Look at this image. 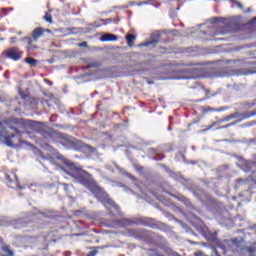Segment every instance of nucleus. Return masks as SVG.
Returning a JSON list of instances; mask_svg holds the SVG:
<instances>
[{"label":"nucleus","mask_w":256,"mask_h":256,"mask_svg":"<svg viewBox=\"0 0 256 256\" xmlns=\"http://www.w3.org/2000/svg\"><path fill=\"white\" fill-rule=\"evenodd\" d=\"M26 127L27 120L14 118L0 130V138L7 147H15L21 143V132L25 131Z\"/></svg>","instance_id":"f257e3e1"},{"label":"nucleus","mask_w":256,"mask_h":256,"mask_svg":"<svg viewBox=\"0 0 256 256\" xmlns=\"http://www.w3.org/2000/svg\"><path fill=\"white\" fill-rule=\"evenodd\" d=\"M64 165H66L69 171H71L69 172L64 169L65 174L73 177V179H76V181L80 183V185H83V187L91 189V187L95 185V181H93V176H91L89 172L82 170L81 168H77V166H75V163L71 162V160H65Z\"/></svg>","instance_id":"f03ea898"},{"label":"nucleus","mask_w":256,"mask_h":256,"mask_svg":"<svg viewBox=\"0 0 256 256\" xmlns=\"http://www.w3.org/2000/svg\"><path fill=\"white\" fill-rule=\"evenodd\" d=\"M91 191L96 199H98L105 209H107V211L114 209L117 211V213H119V205H117L113 199L109 198V195H107V193H105L100 187L93 185Z\"/></svg>","instance_id":"7ed1b4c3"},{"label":"nucleus","mask_w":256,"mask_h":256,"mask_svg":"<svg viewBox=\"0 0 256 256\" xmlns=\"http://www.w3.org/2000/svg\"><path fill=\"white\" fill-rule=\"evenodd\" d=\"M49 136L51 139H54V141H58L60 145H63L64 147H74L75 141H73V137L63 134L57 130H51L49 132Z\"/></svg>","instance_id":"20e7f679"},{"label":"nucleus","mask_w":256,"mask_h":256,"mask_svg":"<svg viewBox=\"0 0 256 256\" xmlns=\"http://www.w3.org/2000/svg\"><path fill=\"white\" fill-rule=\"evenodd\" d=\"M5 57H7V59H12V61H21L23 58V51L19 50L17 47H12L5 52Z\"/></svg>","instance_id":"39448f33"},{"label":"nucleus","mask_w":256,"mask_h":256,"mask_svg":"<svg viewBox=\"0 0 256 256\" xmlns=\"http://www.w3.org/2000/svg\"><path fill=\"white\" fill-rule=\"evenodd\" d=\"M5 179L6 183H8V187H19V178L15 172H7Z\"/></svg>","instance_id":"423d86ee"},{"label":"nucleus","mask_w":256,"mask_h":256,"mask_svg":"<svg viewBox=\"0 0 256 256\" xmlns=\"http://www.w3.org/2000/svg\"><path fill=\"white\" fill-rule=\"evenodd\" d=\"M137 225H144V227H150L151 229H157V224L155 220L151 218H139L137 220Z\"/></svg>","instance_id":"0eeeda50"},{"label":"nucleus","mask_w":256,"mask_h":256,"mask_svg":"<svg viewBox=\"0 0 256 256\" xmlns=\"http://www.w3.org/2000/svg\"><path fill=\"white\" fill-rule=\"evenodd\" d=\"M22 41H25L26 43V49L28 51H33L37 49V40L31 37H24Z\"/></svg>","instance_id":"6e6552de"},{"label":"nucleus","mask_w":256,"mask_h":256,"mask_svg":"<svg viewBox=\"0 0 256 256\" xmlns=\"http://www.w3.org/2000/svg\"><path fill=\"white\" fill-rule=\"evenodd\" d=\"M159 39H161V34L159 32H156L151 35V40L148 42H145L143 44V46L149 47V45H153L155 47V45H157V43H159Z\"/></svg>","instance_id":"1a4fd4ad"},{"label":"nucleus","mask_w":256,"mask_h":256,"mask_svg":"<svg viewBox=\"0 0 256 256\" xmlns=\"http://www.w3.org/2000/svg\"><path fill=\"white\" fill-rule=\"evenodd\" d=\"M43 33H45V29L37 27L32 31L31 38L35 39L36 41H39V39L43 37Z\"/></svg>","instance_id":"9d476101"},{"label":"nucleus","mask_w":256,"mask_h":256,"mask_svg":"<svg viewBox=\"0 0 256 256\" xmlns=\"http://www.w3.org/2000/svg\"><path fill=\"white\" fill-rule=\"evenodd\" d=\"M116 224L118 227H129L130 225H134L135 222L133 220L124 218V219L116 220Z\"/></svg>","instance_id":"9b49d317"},{"label":"nucleus","mask_w":256,"mask_h":256,"mask_svg":"<svg viewBox=\"0 0 256 256\" xmlns=\"http://www.w3.org/2000/svg\"><path fill=\"white\" fill-rule=\"evenodd\" d=\"M1 251L3 252V254L1 256H13V255H15L13 250H11V246L7 245V244L2 245Z\"/></svg>","instance_id":"f8f14e48"},{"label":"nucleus","mask_w":256,"mask_h":256,"mask_svg":"<svg viewBox=\"0 0 256 256\" xmlns=\"http://www.w3.org/2000/svg\"><path fill=\"white\" fill-rule=\"evenodd\" d=\"M128 233H130V235L135 239H143L145 230H129Z\"/></svg>","instance_id":"ddd939ff"},{"label":"nucleus","mask_w":256,"mask_h":256,"mask_svg":"<svg viewBox=\"0 0 256 256\" xmlns=\"http://www.w3.org/2000/svg\"><path fill=\"white\" fill-rule=\"evenodd\" d=\"M118 37L115 34L107 33L102 35L101 41L107 42V41H117Z\"/></svg>","instance_id":"4468645a"},{"label":"nucleus","mask_w":256,"mask_h":256,"mask_svg":"<svg viewBox=\"0 0 256 256\" xmlns=\"http://www.w3.org/2000/svg\"><path fill=\"white\" fill-rule=\"evenodd\" d=\"M126 42L128 47H133L134 43H135V39H137V36L134 34H128L125 36Z\"/></svg>","instance_id":"2eb2a0df"},{"label":"nucleus","mask_w":256,"mask_h":256,"mask_svg":"<svg viewBox=\"0 0 256 256\" xmlns=\"http://www.w3.org/2000/svg\"><path fill=\"white\" fill-rule=\"evenodd\" d=\"M25 63L31 65V67H37V59L35 58L27 57L25 58Z\"/></svg>","instance_id":"dca6fc26"},{"label":"nucleus","mask_w":256,"mask_h":256,"mask_svg":"<svg viewBox=\"0 0 256 256\" xmlns=\"http://www.w3.org/2000/svg\"><path fill=\"white\" fill-rule=\"evenodd\" d=\"M171 197H174V199H177L178 201H181L182 203H187L189 201V199H187V197L180 195V196H175L173 194H171Z\"/></svg>","instance_id":"f3484780"},{"label":"nucleus","mask_w":256,"mask_h":256,"mask_svg":"<svg viewBox=\"0 0 256 256\" xmlns=\"http://www.w3.org/2000/svg\"><path fill=\"white\" fill-rule=\"evenodd\" d=\"M101 67V62H91L88 64V69H97Z\"/></svg>","instance_id":"a211bd4d"},{"label":"nucleus","mask_w":256,"mask_h":256,"mask_svg":"<svg viewBox=\"0 0 256 256\" xmlns=\"http://www.w3.org/2000/svg\"><path fill=\"white\" fill-rule=\"evenodd\" d=\"M44 19L47 23H53V16L49 12L45 13Z\"/></svg>","instance_id":"6ab92c4d"},{"label":"nucleus","mask_w":256,"mask_h":256,"mask_svg":"<svg viewBox=\"0 0 256 256\" xmlns=\"http://www.w3.org/2000/svg\"><path fill=\"white\" fill-rule=\"evenodd\" d=\"M206 238L208 241H215V239H217V234L208 232V234H206Z\"/></svg>","instance_id":"aec40b11"},{"label":"nucleus","mask_w":256,"mask_h":256,"mask_svg":"<svg viewBox=\"0 0 256 256\" xmlns=\"http://www.w3.org/2000/svg\"><path fill=\"white\" fill-rule=\"evenodd\" d=\"M215 111H223V109H222V108H220V109H215V108H211V107H207V108L204 109V112H205V113H213V112H215Z\"/></svg>","instance_id":"412c9836"},{"label":"nucleus","mask_w":256,"mask_h":256,"mask_svg":"<svg viewBox=\"0 0 256 256\" xmlns=\"http://www.w3.org/2000/svg\"><path fill=\"white\" fill-rule=\"evenodd\" d=\"M231 3H234L238 9H243V4H241V2H239L237 0H233V1H231Z\"/></svg>","instance_id":"4be33fe9"},{"label":"nucleus","mask_w":256,"mask_h":256,"mask_svg":"<svg viewBox=\"0 0 256 256\" xmlns=\"http://www.w3.org/2000/svg\"><path fill=\"white\" fill-rule=\"evenodd\" d=\"M97 253H99V251H97V250H92V251H90V252L88 253L87 256H95V255H97Z\"/></svg>","instance_id":"5701e85b"},{"label":"nucleus","mask_w":256,"mask_h":256,"mask_svg":"<svg viewBox=\"0 0 256 256\" xmlns=\"http://www.w3.org/2000/svg\"><path fill=\"white\" fill-rule=\"evenodd\" d=\"M246 251H248V253H250V254L255 253V249H253V248H246Z\"/></svg>","instance_id":"b1692460"},{"label":"nucleus","mask_w":256,"mask_h":256,"mask_svg":"<svg viewBox=\"0 0 256 256\" xmlns=\"http://www.w3.org/2000/svg\"><path fill=\"white\" fill-rule=\"evenodd\" d=\"M248 167H250V169H251V167H256V163L255 162H249Z\"/></svg>","instance_id":"393cba45"},{"label":"nucleus","mask_w":256,"mask_h":256,"mask_svg":"<svg viewBox=\"0 0 256 256\" xmlns=\"http://www.w3.org/2000/svg\"><path fill=\"white\" fill-rule=\"evenodd\" d=\"M227 63H233L235 65V63H239V60H228Z\"/></svg>","instance_id":"a878e982"},{"label":"nucleus","mask_w":256,"mask_h":256,"mask_svg":"<svg viewBox=\"0 0 256 256\" xmlns=\"http://www.w3.org/2000/svg\"><path fill=\"white\" fill-rule=\"evenodd\" d=\"M195 256H203V252L202 251H197L194 253Z\"/></svg>","instance_id":"bb28decb"},{"label":"nucleus","mask_w":256,"mask_h":256,"mask_svg":"<svg viewBox=\"0 0 256 256\" xmlns=\"http://www.w3.org/2000/svg\"><path fill=\"white\" fill-rule=\"evenodd\" d=\"M81 236H83V233L72 234V237H81Z\"/></svg>","instance_id":"cd10ccee"},{"label":"nucleus","mask_w":256,"mask_h":256,"mask_svg":"<svg viewBox=\"0 0 256 256\" xmlns=\"http://www.w3.org/2000/svg\"><path fill=\"white\" fill-rule=\"evenodd\" d=\"M79 47H87V42H82L79 44Z\"/></svg>","instance_id":"c85d7f7f"},{"label":"nucleus","mask_w":256,"mask_h":256,"mask_svg":"<svg viewBox=\"0 0 256 256\" xmlns=\"http://www.w3.org/2000/svg\"><path fill=\"white\" fill-rule=\"evenodd\" d=\"M149 1L140 2L138 5L141 7V5H147Z\"/></svg>","instance_id":"c756f323"},{"label":"nucleus","mask_w":256,"mask_h":256,"mask_svg":"<svg viewBox=\"0 0 256 256\" xmlns=\"http://www.w3.org/2000/svg\"><path fill=\"white\" fill-rule=\"evenodd\" d=\"M249 65H256V61H251L248 63Z\"/></svg>","instance_id":"7c9ffc66"},{"label":"nucleus","mask_w":256,"mask_h":256,"mask_svg":"<svg viewBox=\"0 0 256 256\" xmlns=\"http://www.w3.org/2000/svg\"><path fill=\"white\" fill-rule=\"evenodd\" d=\"M192 76H183V79H191Z\"/></svg>","instance_id":"2f4dec72"},{"label":"nucleus","mask_w":256,"mask_h":256,"mask_svg":"<svg viewBox=\"0 0 256 256\" xmlns=\"http://www.w3.org/2000/svg\"><path fill=\"white\" fill-rule=\"evenodd\" d=\"M239 87L240 89H245V86L243 84H241Z\"/></svg>","instance_id":"473e14b6"},{"label":"nucleus","mask_w":256,"mask_h":256,"mask_svg":"<svg viewBox=\"0 0 256 256\" xmlns=\"http://www.w3.org/2000/svg\"><path fill=\"white\" fill-rule=\"evenodd\" d=\"M256 22V17H254L253 19H252V23H255Z\"/></svg>","instance_id":"72a5a7b5"},{"label":"nucleus","mask_w":256,"mask_h":256,"mask_svg":"<svg viewBox=\"0 0 256 256\" xmlns=\"http://www.w3.org/2000/svg\"><path fill=\"white\" fill-rule=\"evenodd\" d=\"M237 182L241 183V182H243V179H238Z\"/></svg>","instance_id":"f704fd0d"},{"label":"nucleus","mask_w":256,"mask_h":256,"mask_svg":"<svg viewBox=\"0 0 256 256\" xmlns=\"http://www.w3.org/2000/svg\"><path fill=\"white\" fill-rule=\"evenodd\" d=\"M190 180H185L186 183H189Z\"/></svg>","instance_id":"c9c22d12"},{"label":"nucleus","mask_w":256,"mask_h":256,"mask_svg":"<svg viewBox=\"0 0 256 256\" xmlns=\"http://www.w3.org/2000/svg\"><path fill=\"white\" fill-rule=\"evenodd\" d=\"M22 99H25V96L22 95Z\"/></svg>","instance_id":"e433bc0d"},{"label":"nucleus","mask_w":256,"mask_h":256,"mask_svg":"<svg viewBox=\"0 0 256 256\" xmlns=\"http://www.w3.org/2000/svg\"><path fill=\"white\" fill-rule=\"evenodd\" d=\"M216 255H217V256H220L219 253H217V252H216Z\"/></svg>","instance_id":"4c0bfd02"},{"label":"nucleus","mask_w":256,"mask_h":256,"mask_svg":"<svg viewBox=\"0 0 256 256\" xmlns=\"http://www.w3.org/2000/svg\"><path fill=\"white\" fill-rule=\"evenodd\" d=\"M248 171H251V168H249Z\"/></svg>","instance_id":"58836bf2"},{"label":"nucleus","mask_w":256,"mask_h":256,"mask_svg":"<svg viewBox=\"0 0 256 256\" xmlns=\"http://www.w3.org/2000/svg\"><path fill=\"white\" fill-rule=\"evenodd\" d=\"M183 71H189V70H183Z\"/></svg>","instance_id":"ea45409f"},{"label":"nucleus","mask_w":256,"mask_h":256,"mask_svg":"<svg viewBox=\"0 0 256 256\" xmlns=\"http://www.w3.org/2000/svg\"><path fill=\"white\" fill-rule=\"evenodd\" d=\"M255 59H256V56H255Z\"/></svg>","instance_id":"a19ab883"}]
</instances>
